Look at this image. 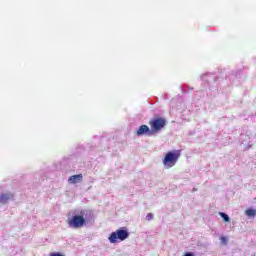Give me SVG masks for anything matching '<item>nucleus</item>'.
Here are the masks:
<instances>
[{
	"instance_id": "obj_3",
	"label": "nucleus",
	"mask_w": 256,
	"mask_h": 256,
	"mask_svg": "<svg viewBox=\"0 0 256 256\" xmlns=\"http://www.w3.org/2000/svg\"><path fill=\"white\" fill-rule=\"evenodd\" d=\"M149 125L154 133H159V131L164 129L165 125H167V120H165V118L157 117L150 120Z\"/></svg>"
},
{
	"instance_id": "obj_6",
	"label": "nucleus",
	"mask_w": 256,
	"mask_h": 256,
	"mask_svg": "<svg viewBox=\"0 0 256 256\" xmlns=\"http://www.w3.org/2000/svg\"><path fill=\"white\" fill-rule=\"evenodd\" d=\"M150 132H151V130L149 129V126L142 125V126L139 127L136 134L137 135H145V133H150Z\"/></svg>"
},
{
	"instance_id": "obj_11",
	"label": "nucleus",
	"mask_w": 256,
	"mask_h": 256,
	"mask_svg": "<svg viewBox=\"0 0 256 256\" xmlns=\"http://www.w3.org/2000/svg\"><path fill=\"white\" fill-rule=\"evenodd\" d=\"M221 243H223V245H227V238L222 236L220 237Z\"/></svg>"
},
{
	"instance_id": "obj_9",
	"label": "nucleus",
	"mask_w": 256,
	"mask_h": 256,
	"mask_svg": "<svg viewBox=\"0 0 256 256\" xmlns=\"http://www.w3.org/2000/svg\"><path fill=\"white\" fill-rule=\"evenodd\" d=\"M219 215H220V217H222V219H224L225 223H229V221H230L229 215H227L223 212H220Z\"/></svg>"
},
{
	"instance_id": "obj_8",
	"label": "nucleus",
	"mask_w": 256,
	"mask_h": 256,
	"mask_svg": "<svg viewBox=\"0 0 256 256\" xmlns=\"http://www.w3.org/2000/svg\"><path fill=\"white\" fill-rule=\"evenodd\" d=\"M245 213H246L247 217H255L256 210L255 209H247Z\"/></svg>"
},
{
	"instance_id": "obj_1",
	"label": "nucleus",
	"mask_w": 256,
	"mask_h": 256,
	"mask_svg": "<svg viewBox=\"0 0 256 256\" xmlns=\"http://www.w3.org/2000/svg\"><path fill=\"white\" fill-rule=\"evenodd\" d=\"M179 157H181V150L169 151L163 159V165L166 169H171V167H175V165H177Z\"/></svg>"
},
{
	"instance_id": "obj_7",
	"label": "nucleus",
	"mask_w": 256,
	"mask_h": 256,
	"mask_svg": "<svg viewBox=\"0 0 256 256\" xmlns=\"http://www.w3.org/2000/svg\"><path fill=\"white\" fill-rule=\"evenodd\" d=\"M12 195L11 194H1L0 195V203H7V201H9V199H11Z\"/></svg>"
},
{
	"instance_id": "obj_10",
	"label": "nucleus",
	"mask_w": 256,
	"mask_h": 256,
	"mask_svg": "<svg viewBox=\"0 0 256 256\" xmlns=\"http://www.w3.org/2000/svg\"><path fill=\"white\" fill-rule=\"evenodd\" d=\"M152 219H154L153 213H148V214L146 215V220H147V221H152Z\"/></svg>"
},
{
	"instance_id": "obj_5",
	"label": "nucleus",
	"mask_w": 256,
	"mask_h": 256,
	"mask_svg": "<svg viewBox=\"0 0 256 256\" xmlns=\"http://www.w3.org/2000/svg\"><path fill=\"white\" fill-rule=\"evenodd\" d=\"M80 181H83V174H77L70 176L68 179V183L74 185L75 183H80Z\"/></svg>"
},
{
	"instance_id": "obj_4",
	"label": "nucleus",
	"mask_w": 256,
	"mask_h": 256,
	"mask_svg": "<svg viewBox=\"0 0 256 256\" xmlns=\"http://www.w3.org/2000/svg\"><path fill=\"white\" fill-rule=\"evenodd\" d=\"M129 237V232L127 230H117L115 232H112L109 236L110 243H117V240L119 241H125Z\"/></svg>"
},
{
	"instance_id": "obj_12",
	"label": "nucleus",
	"mask_w": 256,
	"mask_h": 256,
	"mask_svg": "<svg viewBox=\"0 0 256 256\" xmlns=\"http://www.w3.org/2000/svg\"><path fill=\"white\" fill-rule=\"evenodd\" d=\"M184 256H193L192 253H186Z\"/></svg>"
},
{
	"instance_id": "obj_2",
	"label": "nucleus",
	"mask_w": 256,
	"mask_h": 256,
	"mask_svg": "<svg viewBox=\"0 0 256 256\" xmlns=\"http://www.w3.org/2000/svg\"><path fill=\"white\" fill-rule=\"evenodd\" d=\"M86 223L85 217L83 215H74L68 219V225L72 229H81Z\"/></svg>"
}]
</instances>
